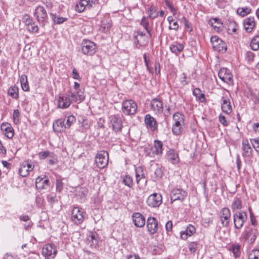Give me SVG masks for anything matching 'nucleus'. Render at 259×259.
Here are the masks:
<instances>
[{
	"label": "nucleus",
	"instance_id": "57",
	"mask_svg": "<svg viewBox=\"0 0 259 259\" xmlns=\"http://www.w3.org/2000/svg\"><path fill=\"white\" fill-rule=\"evenodd\" d=\"M141 172H142V168L141 167L136 169V182L137 184H139L141 180Z\"/></svg>",
	"mask_w": 259,
	"mask_h": 259
},
{
	"label": "nucleus",
	"instance_id": "32",
	"mask_svg": "<svg viewBox=\"0 0 259 259\" xmlns=\"http://www.w3.org/2000/svg\"><path fill=\"white\" fill-rule=\"evenodd\" d=\"M211 25L213 27L214 30L219 32L223 27V23L218 18H212L210 20Z\"/></svg>",
	"mask_w": 259,
	"mask_h": 259
},
{
	"label": "nucleus",
	"instance_id": "50",
	"mask_svg": "<svg viewBox=\"0 0 259 259\" xmlns=\"http://www.w3.org/2000/svg\"><path fill=\"white\" fill-rule=\"evenodd\" d=\"M180 79L181 82L183 85L188 84L190 81V78L188 77L185 73L182 74Z\"/></svg>",
	"mask_w": 259,
	"mask_h": 259
},
{
	"label": "nucleus",
	"instance_id": "1",
	"mask_svg": "<svg viewBox=\"0 0 259 259\" xmlns=\"http://www.w3.org/2000/svg\"><path fill=\"white\" fill-rule=\"evenodd\" d=\"M83 92L78 90L77 93L69 91L60 96L58 99V107L62 109L68 108L72 103L81 102L84 99Z\"/></svg>",
	"mask_w": 259,
	"mask_h": 259
},
{
	"label": "nucleus",
	"instance_id": "6",
	"mask_svg": "<svg viewBox=\"0 0 259 259\" xmlns=\"http://www.w3.org/2000/svg\"><path fill=\"white\" fill-rule=\"evenodd\" d=\"M108 153L107 151L103 150L98 153L95 157V162L99 168H105L108 163Z\"/></svg>",
	"mask_w": 259,
	"mask_h": 259
},
{
	"label": "nucleus",
	"instance_id": "40",
	"mask_svg": "<svg viewBox=\"0 0 259 259\" xmlns=\"http://www.w3.org/2000/svg\"><path fill=\"white\" fill-rule=\"evenodd\" d=\"M50 15L54 22L58 24L63 23L67 20L65 18L57 16L56 14L53 13H50Z\"/></svg>",
	"mask_w": 259,
	"mask_h": 259
},
{
	"label": "nucleus",
	"instance_id": "19",
	"mask_svg": "<svg viewBox=\"0 0 259 259\" xmlns=\"http://www.w3.org/2000/svg\"><path fill=\"white\" fill-rule=\"evenodd\" d=\"M50 185V182L48 178L45 176L44 178L38 177L35 180L36 188L39 190L46 189Z\"/></svg>",
	"mask_w": 259,
	"mask_h": 259
},
{
	"label": "nucleus",
	"instance_id": "34",
	"mask_svg": "<svg viewBox=\"0 0 259 259\" xmlns=\"http://www.w3.org/2000/svg\"><path fill=\"white\" fill-rule=\"evenodd\" d=\"M8 94L12 98L17 99L19 97L18 88L15 85L11 87L8 91Z\"/></svg>",
	"mask_w": 259,
	"mask_h": 259
},
{
	"label": "nucleus",
	"instance_id": "20",
	"mask_svg": "<svg viewBox=\"0 0 259 259\" xmlns=\"http://www.w3.org/2000/svg\"><path fill=\"white\" fill-rule=\"evenodd\" d=\"M1 128L8 138L11 139L14 137V129L10 123L8 122L3 123L1 124Z\"/></svg>",
	"mask_w": 259,
	"mask_h": 259
},
{
	"label": "nucleus",
	"instance_id": "26",
	"mask_svg": "<svg viewBox=\"0 0 259 259\" xmlns=\"http://www.w3.org/2000/svg\"><path fill=\"white\" fill-rule=\"evenodd\" d=\"M222 100L221 108L222 111L227 114H230L232 112V109L229 99L227 97H223Z\"/></svg>",
	"mask_w": 259,
	"mask_h": 259
},
{
	"label": "nucleus",
	"instance_id": "10",
	"mask_svg": "<svg viewBox=\"0 0 259 259\" xmlns=\"http://www.w3.org/2000/svg\"><path fill=\"white\" fill-rule=\"evenodd\" d=\"M187 196V193L180 188L173 189L170 193V201L173 203L174 201L179 200L183 201Z\"/></svg>",
	"mask_w": 259,
	"mask_h": 259
},
{
	"label": "nucleus",
	"instance_id": "15",
	"mask_svg": "<svg viewBox=\"0 0 259 259\" xmlns=\"http://www.w3.org/2000/svg\"><path fill=\"white\" fill-rule=\"evenodd\" d=\"M34 168V165L31 161H24L20 165L19 169V174L22 177H25L28 176L30 171H32Z\"/></svg>",
	"mask_w": 259,
	"mask_h": 259
},
{
	"label": "nucleus",
	"instance_id": "8",
	"mask_svg": "<svg viewBox=\"0 0 259 259\" xmlns=\"http://www.w3.org/2000/svg\"><path fill=\"white\" fill-rule=\"evenodd\" d=\"M219 78L229 85L233 84V75L230 70L226 68H221L219 72Z\"/></svg>",
	"mask_w": 259,
	"mask_h": 259
},
{
	"label": "nucleus",
	"instance_id": "36",
	"mask_svg": "<svg viewBox=\"0 0 259 259\" xmlns=\"http://www.w3.org/2000/svg\"><path fill=\"white\" fill-rule=\"evenodd\" d=\"M242 208V202L238 198H235L231 204V209L233 211H236Z\"/></svg>",
	"mask_w": 259,
	"mask_h": 259
},
{
	"label": "nucleus",
	"instance_id": "16",
	"mask_svg": "<svg viewBox=\"0 0 259 259\" xmlns=\"http://www.w3.org/2000/svg\"><path fill=\"white\" fill-rule=\"evenodd\" d=\"M147 228L151 234H154L157 232L158 229V223L154 217H149L147 221Z\"/></svg>",
	"mask_w": 259,
	"mask_h": 259
},
{
	"label": "nucleus",
	"instance_id": "39",
	"mask_svg": "<svg viewBox=\"0 0 259 259\" xmlns=\"http://www.w3.org/2000/svg\"><path fill=\"white\" fill-rule=\"evenodd\" d=\"M250 47L254 51H256L259 49V35H256L252 38Z\"/></svg>",
	"mask_w": 259,
	"mask_h": 259
},
{
	"label": "nucleus",
	"instance_id": "43",
	"mask_svg": "<svg viewBox=\"0 0 259 259\" xmlns=\"http://www.w3.org/2000/svg\"><path fill=\"white\" fill-rule=\"evenodd\" d=\"M26 29L31 33H36L38 30V26L33 21L26 26Z\"/></svg>",
	"mask_w": 259,
	"mask_h": 259
},
{
	"label": "nucleus",
	"instance_id": "25",
	"mask_svg": "<svg viewBox=\"0 0 259 259\" xmlns=\"http://www.w3.org/2000/svg\"><path fill=\"white\" fill-rule=\"evenodd\" d=\"M65 121V119L63 118L56 120L53 125L54 131L58 133L64 131L66 128Z\"/></svg>",
	"mask_w": 259,
	"mask_h": 259
},
{
	"label": "nucleus",
	"instance_id": "61",
	"mask_svg": "<svg viewBox=\"0 0 259 259\" xmlns=\"http://www.w3.org/2000/svg\"><path fill=\"white\" fill-rule=\"evenodd\" d=\"M155 175L157 178H160L162 176V171L161 168H157L155 170Z\"/></svg>",
	"mask_w": 259,
	"mask_h": 259
},
{
	"label": "nucleus",
	"instance_id": "30",
	"mask_svg": "<svg viewBox=\"0 0 259 259\" xmlns=\"http://www.w3.org/2000/svg\"><path fill=\"white\" fill-rule=\"evenodd\" d=\"M153 154L159 155H161L163 152V143L161 141L155 140L154 141V146L152 148Z\"/></svg>",
	"mask_w": 259,
	"mask_h": 259
},
{
	"label": "nucleus",
	"instance_id": "60",
	"mask_svg": "<svg viewBox=\"0 0 259 259\" xmlns=\"http://www.w3.org/2000/svg\"><path fill=\"white\" fill-rule=\"evenodd\" d=\"M72 77L77 80H80L81 78L79 75V73L77 71V70L75 68H73L72 70Z\"/></svg>",
	"mask_w": 259,
	"mask_h": 259
},
{
	"label": "nucleus",
	"instance_id": "17",
	"mask_svg": "<svg viewBox=\"0 0 259 259\" xmlns=\"http://www.w3.org/2000/svg\"><path fill=\"white\" fill-rule=\"evenodd\" d=\"M57 250L54 245L51 244H46L42 248V253L46 256L54 258L57 254Z\"/></svg>",
	"mask_w": 259,
	"mask_h": 259
},
{
	"label": "nucleus",
	"instance_id": "21",
	"mask_svg": "<svg viewBox=\"0 0 259 259\" xmlns=\"http://www.w3.org/2000/svg\"><path fill=\"white\" fill-rule=\"evenodd\" d=\"M243 25L245 31L247 32H251L255 26L254 18L253 17H249L243 20Z\"/></svg>",
	"mask_w": 259,
	"mask_h": 259
},
{
	"label": "nucleus",
	"instance_id": "18",
	"mask_svg": "<svg viewBox=\"0 0 259 259\" xmlns=\"http://www.w3.org/2000/svg\"><path fill=\"white\" fill-rule=\"evenodd\" d=\"M110 119L113 130L116 132L120 131L122 127V120L120 117L114 115L110 117Z\"/></svg>",
	"mask_w": 259,
	"mask_h": 259
},
{
	"label": "nucleus",
	"instance_id": "37",
	"mask_svg": "<svg viewBox=\"0 0 259 259\" xmlns=\"http://www.w3.org/2000/svg\"><path fill=\"white\" fill-rule=\"evenodd\" d=\"M251 9L247 7L239 8L237 10V13L241 17H245L250 13Z\"/></svg>",
	"mask_w": 259,
	"mask_h": 259
},
{
	"label": "nucleus",
	"instance_id": "31",
	"mask_svg": "<svg viewBox=\"0 0 259 259\" xmlns=\"http://www.w3.org/2000/svg\"><path fill=\"white\" fill-rule=\"evenodd\" d=\"M88 6L90 7H92L90 0H80L76 4L75 6V10L78 13H81L84 10L85 7Z\"/></svg>",
	"mask_w": 259,
	"mask_h": 259
},
{
	"label": "nucleus",
	"instance_id": "58",
	"mask_svg": "<svg viewBox=\"0 0 259 259\" xmlns=\"http://www.w3.org/2000/svg\"><path fill=\"white\" fill-rule=\"evenodd\" d=\"M219 121L225 126L228 125V122L227 121L226 117L222 114L220 115Z\"/></svg>",
	"mask_w": 259,
	"mask_h": 259
},
{
	"label": "nucleus",
	"instance_id": "56",
	"mask_svg": "<svg viewBox=\"0 0 259 259\" xmlns=\"http://www.w3.org/2000/svg\"><path fill=\"white\" fill-rule=\"evenodd\" d=\"M165 5L168 8L171 13L175 15L176 13V8L172 6V5L167 0L165 1Z\"/></svg>",
	"mask_w": 259,
	"mask_h": 259
},
{
	"label": "nucleus",
	"instance_id": "2",
	"mask_svg": "<svg viewBox=\"0 0 259 259\" xmlns=\"http://www.w3.org/2000/svg\"><path fill=\"white\" fill-rule=\"evenodd\" d=\"M174 123L172 125V131L175 135L181 134L185 125L184 115L180 112L175 113L173 115Z\"/></svg>",
	"mask_w": 259,
	"mask_h": 259
},
{
	"label": "nucleus",
	"instance_id": "53",
	"mask_svg": "<svg viewBox=\"0 0 259 259\" xmlns=\"http://www.w3.org/2000/svg\"><path fill=\"white\" fill-rule=\"evenodd\" d=\"M63 188V183L61 179H57L56 182V189L57 192H61Z\"/></svg>",
	"mask_w": 259,
	"mask_h": 259
},
{
	"label": "nucleus",
	"instance_id": "12",
	"mask_svg": "<svg viewBox=\"0 0 259 259\" xmlns=\"http://www.w3.org/2000/svg\"><path fill=\"white\" fill-rule=\"evenodd\" d=\"M84 213L81 208L74 207L72 210V221L77 225L81 224L84 220Z\"/></svg>",
	"mask_w": 259,
	"mask_h": 259
},
{
	"label": "nucleus",
	"instance_id": "45",
	"mask_svg": "<svg viewBox=\"0 0 259 259\" xmlns=\"http://www.w3.org/2000/svg\"><path fill=\"white\" fill-rule=\"evenodd\" d=\"M20 112L18 109L14 110L13 113V120L15 124H18L20 122Z\"/></svg>",
	"mask_w": 259,
	"mask_h": 259
},
{
	"label": "nucleus",
	"instance_id": "38",
	"mask_svg": "<svg viewBox=\"0 0 259 259\" xmlns=\"http://www.w3.org/2000/svg\"><path fill=\"white\" fill-rule=\"evenodd\" d=\"M240 245L239 243H235L231 245L230 250L233 252L235 257H238L240 254Z\"/></svg>",
	"mask_w": 259,
	"mask_h": 259
},
{
	"label": "nucleus",
	"instance_id": "14",
	"mask_svg": "<svg viewBox=\"0 0 259 259\" xmlns=\"http://www.w3.org/2000/svg\"><path fill=\"white\" fill-rule=\"evenodd\" d=\"M37 21L40 23H44L48 18V15L46 10L42 6L39 5L36 7L34 13Z\"/></svg>",
	"mask_w": 259,
	"mask_h": 259
},
{
	"label": "nucleus",
	"instance_id": "9",
	"mask_svg": "<svg viewBox=\"0 0 259 259\" xmlns=\"http://www.w3.org/2000/svg\"><path fill=\"white\" fill-rule=\"evenodd\" d=\"M231 212L227 207L223 208L220 212V220L223 227H228L231 219Z\"/></svg>",
	"mask_w": 259,
	"mask_h": 259
},
{
	"label": "nucleus",
	"instance_id": "13",
	"mask_svg": "<svg viewBox=\"0 0 259 259\" xmlns=\"http://www.w3.org/2000/svg\"><path fill=\"white\" fill-rule=\"evenodd\" d=\"M257 231L254 229H248L244 230L242 234V238L248 243L252 244L256 238Z\"/></svg>",
	"mask_w": 259,
	"mask_h": 259
},
{
	"label": "nucleus",
	"instance_id": "24",
	"mask_svg": "<svg viewBox=\"0 0 259 259\" xmlns=\"http://www.w3.org/2000/svg\"><path fill=\"white\" fill-rule=\"evenodd\" d=\"M145 122L147 126L151 129V131H154L157 129V123L154 117L150 114H147L145 117Z\"/></svg>",
	"mask_w": 259,
	"mask_h": 259
},
{
	"label": "nucleus",
	"instance_id": "22",
	"mask_svg": "<svg viewBox=\"0 0 259 259\" xmlns=\"http://www.w3.org/2000/svg\"><path fill=\"white\" fill-rule=\"evenodd\" d=\"M133 221L135 225L138 227H142L145 224L144 217L139 212H135L133 214Z\"/></svg>",
	"mask_w": 259,
	"mask_h": 259
},
{
	"label": "nucleus",
	"instance_id": "64",
	"mask_svg": "<svg viewBox=\"0 0 259 259\" xmlns=\"http://www.w3.org/2000/svg\"><path fill=\"white\" fill-rule=\"evenodd\" d=\"M168 28L169 29L177 30L179 28V25L177 22H174L172 23H171V25L169 26Z\"/></svg>",
	"mask_w": 259,
	"mask_h": 259
},
{
	"label": "nucleus",
	"instance_id": "35",
	"mask_svg": "<svg viewBox=\"0 0 259 259\" xmlns=\"http://www.w3.org/2000/svg\"><path fill=\"white\" fill-rule=\"evenodd\" d=\"M183 49L184 46L182 44H172L170 46V51L176 54L180 53L183 50Z\"/></svg>",
	"mask_w": 259,
	"mask_h": 259
},
{
	"label": "nucleus",
	"instance_id": "3",
	"mask_svg": "<svg viewBox=\"0 0 259 259\" xmlns=\"http://www.w3.org/2000/svg\"><path fill=\"white\" fill-rule=\"evenodd\" d=\"M137 103L133 100H127L122 104V111L126 115H134L137 111Z\"/></svg>",
	"mask_w": 259,
	"mask_h": 259
},
{
	"label": "nucleus",
	"instance_id": "33",
	"mask_svg": "<svg viewBox=\"0 0 259 259\" xmlns=\"http://www.w3.org/2000/svg\"><path fill=\"white\" fill-rule=\"evenodd\" d=\"M193 95L201 102L205 101L206 99L204 94L201 93V91L199 88H195L193 91Z\"/></svg>",
	"mask_w": 259,
	"mask_h": 259
},
{
	"label": "nucleus",
	"instance_id": "63",
	"mask_svg": "<svg viewBox=\"0 0 259 259\" xmlns=\"http://www.w3.org/2000/svg\"><path fill=\"white\" fill-rule=\"evenodd\" d=\"M197 244L194 242H192L189 245V249L191 252H194L196 250Z\"/></svg>",
	"mask_w": 259,
	"mask_h": 259
},
{
	"label": "nucleus",
	"instance_id": "48",
	"mask_svg": "<svg viewBox=\"0 0 259 259\" xmlns=\"http://www.w3.org/2000/svg\"><path fill=\"white\" fill-rule=\"evenodd\" d=\"M248 259H259V250L253 249L249 254Z\"/></svg>",
	"mask_w": 259,
	"mask_h": 259
},
{
	"label": "nucleus",
	"instance_id": "52",
	"mask_svg": "<svg viewBox=\"0 0 259 259\" xmlns=\"http://www.w3.org/2000/svg\"><path fill=\"white\" fill-rule=\"evenodd\" d=\"M254 57V54L251 51H247L245 54V58L249 62L253 61Z\"/></svg>",
	"mask_w": 259,
	"mask_h": 259
},
{
	"label": "nucleus",
	"instance_id": "23",
	"mask_svg": "<svg viewBox=\"0 0 259 259\" xmlns=\"http://www.w3.org/2000/svg\"><path fill=\"white\" fill-rule=\"evenodd\" d=\"M242 155L244 157H249L252 155V149L250 147L247 139L243 140L242 143Z\"/></svg>",
	"mask_w": 259,
	"mask_h": 259
},
{
	"label": "nucleus",
	"instance_id": "5",
	"mask_svg": "<svg viewBox=\"0 0 259 259\" xmlns=\"http://www.w3.org/2000/svg\"><path fill=\"white\" fill-rule=\"evenodd\" d=\"M81 52L85 55L92 56L96 52V45L90 40L83 39L81 42Z\"/></svg>",
	"mask_w": 259,
	"mask_h": 259
},
{
	"label": "nucleus",
	"instance_id": "46",
	"mask_svg": "<svg viewBox=\"0 0 259 259\" xmlns=\"http://www.w3.org/2000/svg\"><path fill=\"white\" fill-rule=\"evenodd\" d=\"M214 49L219 52H225L227 50V47L225 43L222 40V42H220L217 46L214 47Z\"/></svg>",
	"mask_w": 259,
	"mask_h": 259
},
{
	"label": "nucleus",
	"instance_id": "41",
	"mask_svg": "<svg viewBox=\"0 0 259 259\" xmlns=\"http://www.w3.org/2000/svg\"><path fill=\"white\" fill-rule=\"evenodd\" d=\"M149 17L151 19H154L158 17V13L156 11L155 7L151 5L148 11Z\"/></svg>",
	"mask_w": 259,
	"mask_h": 259
},
{
	"label": "nucleus",
	"instance_id": "55",
	"mask_svg": "<svg viewBox=\"0 0 259 259\" xmlns=\"http://www.w3.org/2000/svg\"><path fill=\"white\" fill-rule=\"evenodd\" d=\"M165 230L167 234H169L172 232V223L171 221H168L165 224Z\"/></svg>",
	"mask_w": 259,
	"mask_h": 259
},
{
	"label": "nucleus",
	"instance_id": "59",
	"mask_svg": "<svg viewBox=\"0 0 259 259\" xmlns=\"http://www.w3.org/2000/svg\"><path fill=\"white\" fill-rule=\"evenodd\" d=\"M50 155V152L48 151L40 152L38 153V156L40 159H44Z\"/></svg>",
	"mask_w": 259,
	"mask_h": 259
},
{
	"label": "nucleus",
	"instance_id": "47",
	"mask_svg": "<svg viewBox=\"0 0 259 259\" xmlns=\"http://www.w3.org/2000/svg\"><path fill=\"white\" fill-rule=\"evenodd\" d=\"M141 25H142L147 32L149 33L150 36H151V33L150 32V30L149 29V22L147 21L145 17H143L141 22Z\"/></svg>",
	"mask_w": 259,
	"mask_h": 259
},
{
	"label": "nucleus",
	"instance_id": "62",
	"mask_svg": "<svg viewBox=\"0 0 259 259\" xmlns=\"http://www.w3.org/2000/svg\"><path fill=\"white\" fill-rule=\"evenodd\" d=\"M56 195L55 194L49 195L47 196V199L49 202L54 203L56 200Z\"/></svg>",
	"mask_w": 259,
	"mask_h": 259
},
{
	"label": "nucleus",
	"instance_id": "29",
	"mask_svg": "<svg viewBox=\"0 0 259 259\" xmlns=\"http://www.w3.org/2000/svg\"><path fill=\"white\" fill-rule=\"evenodd\" d=\"M195 228L192 225H189L186 230L181 233V237L182 239L186 240L188 236H191L195 232Z\"/></svg>",
	"mask_w": 259,
	"mask_h": 259
},
{
	"label": "nucleus",
	"instance_id": "4",
	"mask_svg": "<svg viewBox=\"0 0 259 259\" xmlns=\"http://www.w3.org/2000/svg\"><path fill=\"white\" fill-rule=\"evenodd\" d=\"M233 217L234 227L237 229H241L247 219L246 213L243 210L236 211L233 214Z\"/></svg>",
	"mask_w": 259,
	"mask_h": 259
},
{
	"label": "nucleus",
	"instance_id": "7",
	"mask_svg": "<svg viewBox=\"0 0 259 259\" xmlns=\"http://www.w3.org/2000/svg\"><path fill=\"white\" fill-rule=\"evenodd\" d=\"M162 203V196L160 193H154L148 196L147 204L150 207H158Z\"/></svg>",
	"mask_w": 259,
	"mask_h": 259
},
{
	"label": "nucleus",
	"instance_id": "42",
	"mask_svg": "<svg viewBox=\"0 0 259 259\" xmlns=\"http://www.w3.org/2000/svg\"><path fill=\"white\" fill-rule=\"evenodd\" d=\"M122 182L125 186H127L129 188L133 187V180L132 178L129 175L125 176L122 180Z\"/></svg>",
	"mask_w": 259,
	"mask_h": 259
},
{
	"label": "nucleus",
	"instance_id": "54",
	"mask_svg": "<svg viewBox=\"0 0 259 259\" xmlns=\"http://www.w3.org/2000/svg\"><path fill=\"white\" fill-rule=\"evenodd\" d=\"M22 21L25 23L26 26L33 21L28 14H25L23 16Z\"/></svg>",
	"mask_w": 259,
	"mask_h": 259
},
{
	"label": "nucleus",
	"instance_id": "27",
	"mask_svg": "<svg viewBox=\"0 0 259 259\" xmlns=\"http://www.w3.org/2000/svg\"><path fill=\"white\" fill-rule=\"evenodd\" d=\"M167 159L173 164L178 163L179 162V155L173 149H170L166 153Z\"/></svg>",
	"mask_w": 259,
	"mask_h": 259
},
{
	"label": "nucleus",
	"instance_id": "51",
	"mask_svg": "<svg viewBox=\"0 0 259 259\" xmlns=\"http://www.w3.org/2000/svg\"><path fill=\"white\" fill-rule=\"evenodd\" d=\"M210 41L212 44V46L214 49V47L217 46L220 42H222V39L217 36H212L210 38Z\"/></svg>",
	"mask_w": 259,
	"mask_h": 259
},
{
	"label": "nucleus",
	"instance_id": "28",
	"mask_svg": "<svg viewBox=\"0 0 259 259\" xmlns=\"http://www.w3.org/2000/svg\"><path fill=\"white\" fill-rule=\"evenodd\" d=\"M88 240L91 247H96L98 244L97 233L96 232H91L88 236Z\"/></svg>",
	"mask_w": 259,
	"mask_h": 259
},
{
	"label": "nucleus",
	"instance_id": "49",
	"mask_svg": "<svg viewBox=\"0 0 259 259\" xmlns=\"http://www.w3.org/2000/svg\"><path fill=\"white\" fill-rule=\"evenodd\" d=\"M250 142L253 148L257 153L259 152V139H251Z\"/></svg>",
	"mask_w": 259,
	"mask_h": 259
},
{
	"label": "nucleus",
	"instance_id": "11",
	"mask_svg": "<svg viewBox=\"0 0 259 259\" xmlns=\"http://www.w3.org/2000/svg\"><path fill=\"white\" fill-rule=\"evenodd\" d=\"M151 110L155 114H159L163 113V104L162 100L159 97L153 99L150 102Z\"/></svg>",
	"mask_w": 259,
	"mask_h": 259
},
{
	"label": "nucleus",
	"instance_id": "44",
	"mask_svg": "<svg viewBox=\"0 0 259 259\" xmlns=\"http://www.w3.org/2000/svg\"><path fill=\"white\" fill-rule=\"evenodd\" d=\"M75 121L76 118L73 115H69L67 116L66 123H65L66 128H69L71 125L75 122Z\"/></svg>",
	"mask_w": 259,
	"mask_h": 259
}]
</instances>
